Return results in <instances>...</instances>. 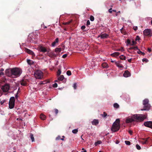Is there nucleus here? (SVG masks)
<instances>
[{
    "label": "nucleus",
    "mask_w": 152,
    "mask_h": 152,
    "mask_svg": "<svg viewBox=\"0 0 152 152\" xmlns=\"http://www.w3.org/2000/svg\"><path fill=\"white\" fill-rule=\"evenodd\" d=\"M146 117L145 115L135 114L131 118H127L126 121V122L129 123L133 122L135 121H142L146 118Z\"/></svg>",
    "instance_id": "1"
},
{
    "label": "nucleus",
    "mask_w": 152,
    "mask_h": 152,
    "mask_svg": "<svg viewBox=\"0 0 152 152\" xmlns=\"http://www.w3.org/2000/svg\"><path fill=\"white\" fill-rule=\"evenodd\" d=\"M120 120L119 118L116 120L113 123L111 129L112 131L115 132L119 130L120 128Z\"/></svg>",
    "instance_id": "2"
},
{
    "label": "nucleus",
    "mask_w": 152,
    "mask_h": 152,
    "mask_svg": "<svg viewBox=\"0 0 152 152\" xmlns=\"http://www.w3.org/2000/svg\"><path fill=\"white\" fill-rule=\"evenodd\" d=\"M12 77H16L19 76L21 73L20 69L18 68H12Z\"/></svg>",
    "instance_id": "3"
},
{
    "label": "nucleus",
    "mask_w": 152,
    "mask_h": 152,
    "mask_svg": "<svg viewBox=\"0 0 152 152\" xmlns=\"http://www.w3.org/2000/svg\"><path fill=\"white\" fill-rule=\"evenodd\" d=\"M35 78L38 79H41L43 77V73L40 70L36 71L34 73Z\"/></svg>",
    "instance_id": "4"
},
{
    "label": "nucleus",
    "mask_w": 152,
    "mask_h": 152,
    "mask_svg": "<svg viewBox=\"0 0 152 152\" xmlns=\"http://www.w3.org/2000/svg\"><path fill=\"white\" fill-rule=\"evenodd\" d=\"M6 75L9 77H12V69H7L5 70Z\"/></svg>",
    "instance_id": "5"
},
{
    "label": "nucleus",
    "mask_w": 152,
    "mask_h": 152,
    "mask_svg": "<svg viewBox=\"0 0 152 152\" xmlns=\"http://www.w3.org/2000/svg\"><path fill=\"white\" fill-rule=\"evenodd\" d=\"M143 34L146 36H151L152 35L151 31L150 29H147L144 30Z\"/></svg>",
    "instance_id": "6"
},
{
    "label": "nucleus",
    "mask_w": 152,
    "mask_h": 152,
    "mask_svg": "<svg viewBox=\"0 0 152 152\" xmlns=\"http://www.w3.org/2000/svg\"><path fill=\"white\" fill-rule=\"evenodd\" d=\"M10 89V86L8 84H7L2 87L1 89L4 92H7Z\"/></svg>",
    "instance_id": "7"
},
{
    "label": "nucleus",
    "mask_w": 152,
    "mask_h": 152,
    "mask_svg": "<svg viewBox=\"0 0 152 152\" xmlns=\"http://www.w3.org/2000/svg\"><path fill=\"white\" fill-rule=\"evenodd\" d=\"M144 124L145 126L152 129V121H148L145 122Z\"/></svg>",
    "instance_id": "8"
},
{
    "label": "nucleus",
    "mask_w": 152,
    "mask_h": 152,
    "mask_svg": "<svg viewBox=\"0 0 152 152\" xmlns=\"http://www.w3.org/2000/svg\"><path fill=\"white\" fill-rule=\"evenodd\" d=\"M144 105L143 108L141 109V110H149L151 107V105L149 103L143 105Z\"/></svg>",
    "instance_id": "9"
},
{
    "label": "nucleus",
    "mask_w": 152,
    "mask_h": 152,
    "mask_svg": "<svg viewBox=\"0 0 152 152\" xmlns=\"http://www.w3.org/2000/svg\"><path fill=\"white\" fill-rule=\"evenodd\" d=\"M39 50L40 51L44 53L46 52H49L50 50L49 49H47L45 47L40 46L39 48Z\"/></svg>",
    "instance_id": "10"
},
{
    "label": "nucleus",
    "mask_w": 152,
    "mask_h": 152,
    "mask_svg": "<svg viewBox=\"0 0 152 152\" xmlns=\"http://www.w3.org/2000/svg\"><path fill=\"white\" fill-rule=\"evenodd\" d=\"M123 75L125 77H127L131 76V74L128 71L126 70L124 73Z\"/></svg>",
    "instance_id": "11"
},
{
    "label": "nucleus",
    "mask_w": 152,
    "mask_h": 152,
    "mask_svg": "<svg viewBox=\"0 0 152 152\" xmlns=\"http://www.w3.org/2000/svg\"><path fill=\"white\" fill-rule=\"evenodd\" d=\"M149 138V137H148L146 138L142 139L141 141V142L143 144H147L148 142V140Z\"/></svg>",
    "instance_id": "12"
},
{
    "label": "nucleus",
    "mask_w": 152,
    "mask_h": 152,
    "mask_svg": "<svg viewBox=\"0 0 152 152\" xmlns=\"http://www.w3.org/2000/svg\"><path fill=\"white\" fill-rule=\"evenodd\" d=\"M26 51L27 53L29 54L32 55L33 56H35V54L31 50L26 48Z\"/></svg>",
    "instance_id": "13"
},
{
    "label": "nucleus",
    "mask_w": 152,
    "mask_h": 152,
    "mask_svg": "<svg viewBox=\"0 0 152 152\" xmlns=\"http://www.w3.org/2000/svg\"><path fill=\"white\" fill-rule=\"evenodd\" d=\"M99 37H100L101 39L107 38L109 37V35L107 34L104 33L101 34Z\"/></svg>",
    "instance_id": "14"
},
{
    "label": "nucleus",
    "mask_w": 152,
    "mask_h": 152,
    "mask_svg": "<svg viewBox=\"0 0 152 152\" xmlns=\"http://www.w3.org/2000/svg\"><path fill=\"white\" fill-rule=\"evenodd\" d=\"M47 54L51 58L57 56V55L55 54L53 52H48Z\"/></svg>",
    "instance_id": "15"
},
{
    "label": "nucleus",
    "mask_w": 152,
    "mask_h": 152,
    "mask_svg": "<svg viewBox=\"0 0 152 152\" xmlns=\"http://www.w3.org/2000/svg\"><path fill=\"white\" fill-rule=\"evenodd\" d=\"M99 121L98 120L94 119L91 121V124L93 125H97L99 124Z\"/></svg>",
    "instance_id": "16"
},
{
    "label": "nucleus",
    "mask_w": 152,
    "mask_h": 152,
    "mask_svg": "<svg viewBox=\"0 0 152 152\" xmlns=\"http://www.w3.org/2000/svg\"><path fill=\"white\" fill-rule=\"evenodd\" d=\"M59 39L58 38H56L55 41L52 43L51 45L53 47L58 42Z\"/></svg>",
    "instance_id": "17"
},
{
    "label": "nucleus",
    "mask_w": 152,
    "mask_h": 152,
    "mask_svg": "<svg viewBox=\"0 0 152 152\" xmlns=\"http://www.w3.org/2000/svg\"><path fill=\"white\" fill-rule=\"evenodd\" d=\"M120 55V53L118 52H115L114 53L111 54V56H112L116 57Z\"/></svg>",
    "instance_id": "18"
},
{
    "label": "nucleus",
    "mask_w": 152,
    "mask_h": 152,
    "mask_svg": "<svg viewBox=\"0 0 152 152\" xmlns=\"http://www.w3.org/2000/svg\"><path fill=\"white\" fill-rule=\"evenodd\" d=\"M9 108L11 109L14 108L15 105V103L9 102Z\"/></svg>",
    "instance_id": "19"
},
{
    "label": "nucleus",
    "mask_w": 152,
    "mask_h": 152,
    "mask_svg": "<svg viewBox=\"0 0 152 152\" xmlns=\"http://www.w3.org/2000/svg\"><path fill=\"white\" fill-rule=\"evenodd\" d=\"M27 62L28 64L30 65H31L34 64V62L30 59H27Z\"/></svg>",
    "instance_id": "20"
},
{
    "label": "nucleus",
    "mask_w": 152,
    "mask_h": 152,
    "mask_svg": "<svg viewBox=\"0 0 152 152\" xmlns=\"http://www.w3.org/2000/svg\"><path fill=\"white\" fill-rule=\"evenodd\" d=\"M21 85L22 86H25L26 85V81L25 80H22L21 81Z\"/></svg>",
    "instance_id": "21"
},
{
    "label": "nucleus",
    "mask_w": 152,
    "mask_h": 152,
    "mask_svg": "<svg viewBox=\"0 0 152 152\" xmlns=\"http://www.w3.org/2000/svg\"><path fill=\"white\" fill-rule=\"evenodd\" d=\"M102 66L104 68H107L109 67L108 64L105 62L103 63L102 64Z\"/></svg>",
    "instance_id": "22"
},
{
    "label": "nucleus",
    "mask_w": 152,
    "mask_h": 152,
    "mask_svg": "<svg viewBox=\"0 0 152 152\" xmlns=\"http://www.w3.org/2000/svg\"><path fill=\"white\" fill-rule=\"evenodd\" d=\"M149 103V100L148 99H145L143 101V105Z\"/></svg>",
    "instance_id": "23"
},
{
    "label": "nucleus",
    "mask_w": 152,
    "mask_h": 152,
    "mask_svg": "<svg viewBox=\"0 0 152 152\" xmlns=\"http://www.w3.org/2000/svg\"><path fill=\"white\" fill-rule=\"evenodd\" d=\"M116 65L119 68H123V66L121 64L117 62H115V63Z\"/></svg>",
    "instance_id": "24"
},
{
    "label": "nucleus",
    "mask_w": 152,
    "mask_h": 152,
    "mask_svg": "<svg viewBox=\"0 0 152 152\" xmlns=\"http://www.w3.org/2000/svg\"><path fill=\"white\" fill-rule=\"evenodd\" d=\"M40 118L41 119L43 120H45L46 119V117L45 115H44L43 114H41L40 115Z\"/></svg>",
    "instance_id": "25"
},
{
    "label": "nucleus",
    "mask_w": 152,
    "mask_h": 152,
    "mask_svg": "<svg viewBox=\"0 0 152 152\" xmlns=\"http://www.w3.org/2000/svg\"><path fill=\"white\" fill-rule=\"evenodd\" d=\"M64 77L63 75H62L59 77L58 78V80L60 81H62L64 79Z\"/></svg>",
    "instance_id": "26"
},
{
    "label": "nucleus",
    "mask_w": 152,
    "mask_h": 152,
    "mask_svg": "<svg viewBox=\"0 0 152 152\" xmlns=\"http://www.w3.org/2000/svg\"><path fill=\"white\" fill-rule=\"evenodd\" d=\"M15 99L14 97H11L10 99L9 102L15 103Z\"/></svg>",
    "instance_id": "27"
},
{
    "label": "nucleus",
    "mask_w": 152,
    "mask_h": 152,
    "mask_svg": "<svg viewBox=\"0 0 152 152\" xmlns=\"http://www.w3.org/2000/svg\"><path fill=\"white\" fill-rule=\"evenodd\" d=\"M55 52L56 53H59L61 52V48H56L55 50Z\"/></svg>",
    "instance_id": "28"
},
{
    "label": "nucleus",
    "mask_w": 152,
    "mask_h": 152,
    "mask_svg": "<svg viewBox=\"0 0 152 152\" xmlns=\"http://www.w3.org/2000/svg\"><path fill=\"white\" fill-rule=\"evenodd\" d=\"M30 137V138L32 142H34V137L33 135L32 134H31Z\"/></svg>",
    "instance_id": "29"
},
{
    "label": "nucleus",
    "mask_w": 152,
    "mask_h": 152,
    "mask_svg": "<svg viewBox=\"0 0 152 152\" xmlns=\"http://www.w3.org/2000/svg\"><path fill=\"white\" fill-rule=\"evenodd\" d=\"M57 76H59L61 73V69H58L57 72Z\"/></svg>",
    "instance_id": "30"
},
{
    "label": "nucleus",
    "mask_w": 152,
    "mask_h": 152,
    "mask_svg": "<svg viewBox=\"0 0 152 152\" xmlns=\"http://www.w3.org/2000/svg\"><path fill=\"white\" fill-rule=\"evenodd\" d=\"M113 106H114V107L116 108H119V106L118 104L117 103H115L114 104Z\"/></svg>",
    "instance_id": "31"
},
{
    "label": "nucleus",
    "mask_w": 152,
    "mask_h": 152,
    "mask_svg": "<svg viewBox=\"0 0 152 152\" xmlns=\"http://www.w3.org/2000/svg\"><path fill=\"white\" fill-rule=\"evenodd\" d=\"M120 58L121 60H125L126 59V57L125 56H124L123 55H121L120 56Z\"/></svg>",
    "instance_id": "32"
},
{
    "label": "nucleus",
    "mask_w": 152,
    "mask_h": 152,
    "mask_svg": "<svg viewBox=\"0 0 152 152\" xmlns=\"http://www.w3.org/2000/svg\"><path fill=\"white\" fill-rule=\"evenodd\" d=\"M126 43L127 44V45H131V41L129 39H127V41L126 42Z\"/></svg>",
    "instance_id": "33"
},
{
    "label": "nucleus",
    "mask_w": 152,
    "mask_h": 152,
    "mask_svg": "<svg viewBox=\"0 0 152 152\" xmlns=\"http://www.w3.org/2000/svg\"><path fill=\"white\" fill-rule=\"evenodd\" d=\"M66 74L68 76H70L72 75L71 71L70 70H68L66 72Z\"/></svg>",
    "instance_id": "34"
},
{
    "label": "nucleus",
    "mask_w": 152,
    "mask_h": 152,
    "mask_svg": "<svg viewBox=\"0 0 152 152\" xmlns=\"http://www.w3.org/2000/svg\"><path fill=\"white\" fill-rule=\"evenodd\" d=\"M102 143V142L101 141H98L96 142H95V145H97L98 144H101Z\"/></svg>",
    "instance_id": "35"
},
{
    "label": "nucleus",
    "mask_w": 152,
    "mask_h": 152,
    "mask_svg": "<svg viewBox=\"0 0 152 152\" xmlns=\"http://www.w3.org/2000/svg\"><path fill=\"white\" fill-rule=\"evenodd\" d=\"M121 30V32L123 34H124V35L126 34V32L125 31L123 28H122Z\"/></svg>",
    "instance_id": "36"
},
{
    "label": "nucleus",
    "mask_w": 152,
    "mask_h": 152,
    "mask_svg": "<svg viewBox=\"0 0 152 152\" xmlns=\"http://www.w3.org/2000/svg\"><path fill=\"white\" fill-rule=\"evenodd\" d=\"M78 132L77 129H74L72 131V132L74 134H76Z\"/></svg>",
    "instance_id": "37"
},
{
    "label": "nucleus",
    "mask_w": 152,
    "mask_h": 152,
    "mask_svg": "<svg viewBox=\"0 0 152 152\" xmlns=\"http://www.w3.org/2000/svg\"><path fill=\"white\" fill-rule=\"evenodd\" d=\"M90 20L91 21H93L94 20V17L92 15H91L90 17Z\"/></svg>",
    "instance_id": "38"
},
{
    "label": "nucleus",
    "mask_w": 152,
    "mask_h": 152,
    "mask_svg": "<svg viewBox=\"0 0 152 152\" xmlns=\"http://www.w3.org/2000/svg\"><path fill=\"white\" fill-rule=\"evenodd\" d=\"M125 143L126 144L128 145H130L131 144V142L130 141L127 140H126L125 141Z\"/></svg>",
    "instance_id": "39"
},
{
    "label": "nucleus",
    "mask_w": 152,
    "mask_h": 152,
    "mask_svg": "<svg viewBox=\"0 0 152 152\" xmlns=\"http://www.w3.org/2000/svg\"><path fill=\"white\" fill-rule=\"evenodd\" d=\"M136 147L137 149L138 150H140L141 149L140 147L137 144L136 145Z\"/></svg>",
    "instance_id": "40"
},
{
    "label": "nucleus",
    "mask_w": 152,
    "mask_h": 152,
    "mask_svg": "<svg viewBox=\"0 0 152 152\" xmlns=\"http://www.w3.org/2000/svg\"><path fill=\"white\" fill-rule=\"evenodd\" d=\"M107 113L105 112H104L103 113V114L102 115L104 117H106L107 116Z\"/></svg>",
    "instance_id": "41"
},
{
    "label": "nucleus",
    "mask_w": 152,
    "mask_h": 152,
    "mask_svg": "<svg viewBox=\"0 0 152 152\" xmlns=\"http://www.w3.org/2000/svg\"><path fill=\"white\" fill-rule=\"evenodd\" d=\"M73 87L75 89H76L77 88V86L76 83H75L74 84Z\"/></svg>",
    "instance_id": "42"
},
{
    "label": "nucleus",
    "mask_w": 152,
    "mask_h": 152,
    "mask_svg": "<svg viewBox=\"0 0 152 152\" xmlns=\"http://www.w3.org/2000/svg\"><path fill=\"white\" fill-rule=\"evenodd\" d=\"M142 61L143 62H148V60L147 58H144L142 59Z\"/></svg>",
    "instance_id": "43"
},
{
    "label": "nucleus",
    "mask_w": 152,
    "mask_h": 152,
    "mask_svg": "<svg viewBox=\"0 0 152 152\" xmlns=\"http://www.w3.org/2000/svg\"><path fill=\"white\" fill-rule=\"evenodd\" d=\"M71 22V21H70L64 23V24L65 25H67L69 24Z\"/></svg>",
    "instance_id": "44"
},
{
    "label": "nucleus",
    "mask_w": 152,
    "mask_h": 152,
    "mask_svg": "<svg viewBox=\"0 0 152 152\" xmlns=\"http://www.w3.org/2000/svg\"><path fill=\"white\" fill-rule=\"evenodd\" d=\"M140 39V37H139V36H137L136 37V39H135V40L136 41H137V40H139Z\"/></svg>",
    "instance_id": "45"
},
{
    "label": "nucleus",
    "mask_w": 152,
    "mask_h": 152,
    "mask_svg": "<svg viewBox=\"0 0 152 152\" xmlns=\"http://www.w3.org/2000/svg\"><path fill=\"white\" fill-rule=\"evenodd\" d=\"M57 84L56 83H55L53 85V87L54 88H56L57 87Z\"/></svg>",
    "instance_id": "46"
},
{
    "label": "nucleus",
    "mask_w": 152,
    "mask_h": 152,
    "mask_svg": "<svg viewBox=\"0 0 152 152\" xmlns=\"http://www.w3.org/2000/svg\"><path fill=\"white\" fill-rule=\"evenodd\" d=\"M67 55H68L67 54H64L62 56V58H65L67 56Z\"/></svg>",
    "instance_id": "47"
},
{
    "label": "nucleus",
    "mask_w": 152,
    "mask_h": 152,
    "mask_svg": "<svg viewBox=\"0 0 152 152\" xmlns=\"http://www.w3.org/2000/svg\"><path fill=\"white\" fill-rule=\"evenodd\" d=\"M134 50H139L138 48V47L137 46H135V47H134Z\"/></svg>",
    "instance_id": "48"
},
{
    "label": "nucleus",
    "mask_w": 152,
    "mask_h": 152,
    "mask_svg": "<svg viewBox=\"0 0 152 152\" xmlns=\"http://www.w3.org/2000/svg\"><path fill=\"white\" fill-rule=\"evenodd\" d=\"M54 110L56 113V114L57 115L58 113V110L57 109H54Z\"/></svg>",
    "instance_id": "49"
},
{
    "label": "nucleus",
    "mask_w": 152,
    "mask_h": 152,
    "mask_svg": "<svg viewBox=\"0 0 152 152\" xmlns=\"http://www.w3.org/2000/svg\"><path fill=\"white\" fill-rule=\"evenodd\" d=\"M108 12H109L110 13H112V8H110L109 10H108Z\"/></svg>",
    "instance_id": "50"
},
{
    "label": "nucleus",
    "mask_w": 152,
    "mask_h": 152,
    "mask_svg": "<svg viewBox=\"0 0 152 152\" xmlns=\"http://www.w3.org/2000/svg\"><path fill=\"white\" fill-rule=\"evenodd\" d=\"M90 22L89 20H88L87 21L86 23V25L87 26H88V25H90Z\"/></svg>",
    "instance_id": "51"
},
{
    "label": "nucleus",
    "mask_w": 152,
    "mask_h": 152,
    "mask_svg": "<svg viewBox=\"0 0 152 152\" xmlns=\"http://www.w3.org/2000/svg\"><path fill=\"white\" fill-rule=\"evenodd\" d=\"M136 43V42L134 41H133L131 43V45H133Z\"/></svg>",
    "instance_id": "52"
},
{
    "label": "nucleus",
    "mask_w": 152,
    "mask_h": 152,
    "mask_svg": "<svg viewBox=\"0 0 152 152\" xmlns=\"http://www.w3.org/2000/svg\"><path fill=\"white\" fill-rule=\"evenodd\" d=\"M118 51H124V48H121L118 49L117 50Z\"/></svg>",
    "instance_id": "53"
},
{
    "label": "nucleus",
    "mask_w": 152,
    "mask_h": 152,
    "mask_svg": "<svg viewBox=\"0 0 152 152\" xmlns=\"http://www.w3.org/2000/svg\"><path fill=\"white\" fill-rule=\"evenodd\" d=\"M133 29L134 31H136L137 29V26H134Z\"/></svg>",
    "instance_id": "54"
},
{
    "label": "nucleus",
    "mask_w": 152,
    "mask_h": 152,
    "mask_svg": "<svg viewBox=\"0 0 152 152\" xmlns=\"http://www.w3.org/2000/svg\"><path fill=\"white\" fill-rule=\"evenodd\" d=\"M86 28V26H81V29L82 30H83L85 29Z\"/></svg>",
    "instance_id": "55"
},
{
    "label": "nucleus",
    "mask_w": 152,
    "mask_h": 152,
    "mask_svg": "<svg viewBox=\"0 0 152 152\" xmlns=\"http://www.w3.org/2000/svg\"><path fill=\"white\" fill-rule=\"evenodd\" d=\"M18 91L17 92V93H16V95H15V98L16 99H17L18 97Z\"/></svg>",
    "instance_id": "56"
},
{
    "label": "nucleus",
    "mask_w": 152,
    "mask_h": 152,
    "mask_svg": "<svg viewBox=\"0 0 152 152\" xmlns=\"http://www.w3.org/2000/svg\"><path fill=\"white\" fill-rule=\"evenodd\" d=\"M6 102V101L5 100H3V101H1L0 102V103H1V104L2 105L4 103Z\"/></svg>",
    "instance_id": "57"
},
{
    "label": "nucleus",
    "mask_w": 152,
    "mask_h": 152,
    "mask_svg": "<svg viewBox=\"0 0 152 152\" xmlns=\"http://www.w3.org/2000/svg\"><path fill=\"white\" fill-rule=\"evenodd\" d=\"M60 139H61V137L59 136L57 137H56V140H59Z\"/></svg>",
    "instance_id": "58"
},
{
    "label": "nucleus",
    "mask_w": 152,
    "mask_h": 152,
    "mask_svg": "<svg viewBox=\"0 0 152 152\" xmlns=\"http://www.w3.org/2000/svg\"><path fill=\"white\" fill-rule=\"evenodd\" d=\"M129 133L131 134V135H132V130H129Z\"/></svg>",
    "instance_id": "59"
},
{
    "label": "nucleus",
    "mask_w": 152,
    "mask_h": 152,
    "mask_svg": "<svg viewBox=\"0 0 152 152\" xmlns=\"http://www.w3.org/2000/svg\"><path fill=\"white\" fill-rule=\"evenodd\" d=\"M138 50L139 51L137 52V53L138 54H140V53H142V52L140 51V50L139 49Z\"/></svg>",
    "instance_id": "60"
},
{
    "label": "nucleus",
    "mask_w": 152,
    "mask_h": 152,
    "mask_svg": "<svg viewBox=\"0 0 152 152\" xmlns=\"http://www.w3.org/2000/svg\"><path fill=\"white\" fill-rule=\"evenodd\" d=\"M134 47H131L129 48V50H134Z\"/></svg>",
    "instance_id": "61"
},
{
    "label": "nucleus",
    "mask_w": 152,
    "mask_h": 152,
    "mask_svg": "<svg viewBox=\"0 0 152 152\" xmlns=\"http://www.w3.org/2000/svg\"><path fill=\"white\" fill-rule=\"evenodd\" d=\"M132 60V58H130L129 59H128V61L129 62H131Z\"/></svg>",
    "instance_id": "62"
},
{
    "label": "nucleus",
    "mask_w": 152,
    "mask_h": 152,
    "mask_svg": "<svg viewBox=\"0 0 152 152\" xmlns=\"http://www.w3.org/2000/svg\"><path fill=\"white\" fill-rule=\"evenodd\" d=\"M82 150L83 151H82V152H86V151L85 150L84 148H83Z\"/></svg>",
    "instance_id": "63"
},
{
    "label": "nucleus",
    "mask_w": 152,
    "mask_h": 152,
    "mask_svg": "<svg viewBox=\"0 0 152 152\" xmlns=\"http://www.w3.org/2000/svg\"><path fill=\"white\" fill-rule=\"evenodd\" d=\"M119 141H118V140H116V141H115V143L117 144H118L119 143Z\"/></svg>",
    "instance_id": "64"
}]
</instances>
